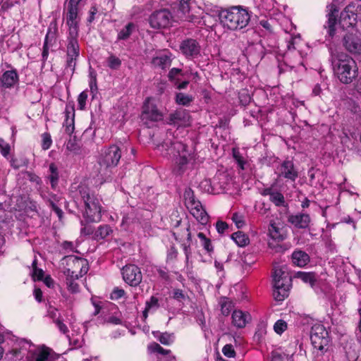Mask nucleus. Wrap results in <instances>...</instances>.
<instances>
[{
    "mask_svg": "<svg viewBox=\"0 0 361 361\" xmlns=\"http://www.w3.org/2000/svg\"><path fill=\"white\" fill-rule=\"evenodd\" d=\"M72 197L75 204H83L82 216L87 223H98L102 220V207L100 200L91 191L90 188L83 184L71 190Z\"/></svg>",
    "mask_w": 361,
    "mask_h": 361,
    "instance_id": "obj_1",
    "label": "nucleus"
},
{
    "mask_svg": "<svg viewBox=\"0 0 361 361\" xmlns=\"http://www.w3.org/2000/svg\"><path fill=\"white\" fill-rule=\"evenodd\" d=\"M219 17L223 26L231 30L243 29L250 21L248 12L240 6L221 10Z\"/></svg>",
    "mask_w": 361,
    "mask_h": 361,
    "instance_id": "obj_2",
    "label": "nucleus"
},
{
    "mask_svg": "<svg viewBox=\"0 0 361 361\" xmlns=\"http://www.w3.org/2000/svg\"><path fill=\"white\" fill-rule=\"evenodd\" d=\"M173 150V166L172 172L176 176H182L188 169L190 163L195 162V154L192 149L182 142L172 144Z\"/></svg>",
    "mask_w": 361,
    "mask_h": 361,
    "instance_id": "obj_3",
    "label": "nucleus"
},
{
    "mask_svg": "<svg viewBox=\"0 0 361 361\" xmlns=\"http://www.w3.org/2000/svg\"><path fill=\"white\" fill-rule=\"evenodd\" d=\"M334 73L338 80L343 84H350L358 74L355 61L348 55L341 56L334 63Z\"/></svg>",
    "mask_w": 361,
    "mask_h": 361,
    "instance_id": "obj_4",
    "label": "nucleus"
},
{
    "mask_svg": "<svg viewBox=\"0 0 361 361\" xmlns=\"http://www.w3.org/2000/svg\"><path fill=\"white\" fill-rule=\"evenodd\" d=\"M64 259L66 264V273L67 276L78 279L87 273L89 266L87 259L75 255L66 256Z\"/></svg>",
    "mask_w": 361,
    "mask_h": 361,
    "instance_id": "obj_5",
    "label": "nucleus"
},
{
    "mask_svg": "<svg viewBox=\"0 0 361 361\" xmlns=\"http://www.w3.org/2000/svg\"><path fill=\"white\" fill-rule=\"evenodd\" d=\"M273 297L278 302L283 301L289 294L291 286V276L286 275L281 271H276L274 275Z\"/></svg>",
    "mask_w": 361,
    "mask_h": 361,
    "instance_id": "obj_6",
    "label": "nucleus"
},
{
    "mask_svg": "<svg viewBox=\"0 0 361 361\" xmlns=\"http://www.w3.org/2000/svg\"><path fill=\"white\" fill-rule=\"evenodd\" d=\"M121 158V150L116 145H111L101 154L98 163L100 166L99 173H106L111 168L116 167Z\"/></svg>",
    "mask_w": 361,
    "mask_h": 361,
    "instance_id": "obj_7",
    "label": "nucleus"
},
{
    "mask_svg": "<svg viewBox=\"0 0 361 361\" xmlns=\"http://www.w3.org/2000/svg\"><path fill=\"white\" fill-rule=\"evenodd\" d=\"M310 340L314 348L317 349L321 355H324L330 342L329 333L324 325L316 324L312 327Z\"/></svg>",
    "mask_w": 361,
    "mask_h": 361,
    "instance_id": "obj_8",
    "label": "nucleus"
},
{
    "mask_svg": "<svg viewBox=\"0 0 361 361\" xmlns=\"http://www.w3.org/2000/svg\"><path fill=\"white\" fill-rule=\"evenodd\" d=\"M343 32L341 42L345 50L353 55H361V33L358 29Z\"/></svg>",
    "mask_w": 361,
    "mask_h": 361,
    "instance_id": "obj_9",
    "label": "nucleus"
},
{
    "mask_svg": "<svg viewBox=\"0 0 361 361\" xmlns=\"http://www.w3.org/2000/svg\"><path fill=\"white\" fill-rule=\"evenodd\" d=\"M357 11L353 3L347 5L341 12L338 25L343 31L357 30Z\"/></svg>",
    "mask_w": 361,
    "mask_h": 361,
    "instance_id": "obj_10",
    "label": "nucleus"
},
{
    "mask_svg": "<svg viewBox=\"0 0 361 361\" xmlns=\"http://www.w3.org/2000/svg\"><path fill=\"white\" fill-rule=\"evenodd\" d=\"M141 119L147 123L149 122H159L164 119V114L160 111L157 104L152 102V98L147 97L145 100L142 106Z\"/></svg>",
    "mask_w": 361,
    "mask_h": 361,
    "instance_id": "obj_11",
    "label": "nucleus"
},
{
    "mask_svg": "<svg viewBox=\"0 0 361 361\" xmlns=\"http://www.w3.org/2000/svg\"><path fill=\"white\" fill-rule=\"evenodd\" d=\"M124 281L133 287L140 285L142 280L140 269L135 264H127L121 270Z\"/></svg>",
    "mask_w": 361,
    "mask_h": 361,
    "instance_id": "obj_12",
    "label": "nucleus"
},
{
    "mask_svg": "<svg viewBox=\"0 0 361 361\" xmlns=\"http://www.w3.org/2000/svg\"><path fill=\"white\" fill-rule=\"evenodd\" d=\"M172 16L167 9L154 11L149 17V24L153 28H165L171 24Z\"/></svg>",
    "mask_w": 361,
    "mask_h": 361,
    "instance_id": "obj_13",
    "label": "nucleus"
},
{
    "mask_svg": "<svg viewBox=\"0 0 361 361\" xmlns=\"http://www.w3.org/2000/svg\"><path fill=\"white\" fill-rule=\"evenodd\" d=\"M191 0H180L178 5V17L183 20L190 22L192 23H200V17L194 12L191 6Z\"/></svg>",
    "mask_w": 361,
    "mask_h": 361,
    "instance_id": "obj_14",
    "label": "nucleus"
},
{
    "mask_svg": "<svg viewBox=\"0 0 361 361\" xmlns=\"http://www.w3.org/2000/svg\"><path fill=\"white\" fill-rule=\"evenodd\" d=\"M82 0H68L66 8V25L67 26L79 27L80 18L79 16L80 4Z\"/></svg>",
    "mask_w": 361,
    "mask_h": 361,
    "instance_id": "obj_15",
    "label": "nucleus"
},
{
    "mask_svg": "<svg viewBox=\"0 0 361 361\" xmlns=\"http://www.w3.org/2000/svg\"><path fill=\"white\" fill-rule=\"evenodd\" d=\"M179 49L186 59H192L200 54L201 47L196 39L187 38L181 42Z\"/></svg>",
    "mask_w": 361,
    "mask_h": 361,
    "instance_id": "obj_16",
    "label": "nucleus"
},
{
    "mask_svg": "<svg viewBox=\"0 0 361 361\" xmlns=\"http://www.w3.org/2000/svg\"><path fill=\"white\" fill-rule=\"evenodd\" d=\"M190 118L187 110L179 109L169 115L167 123L178 128L186 127L190 125Z\"/></svg>",
    "mask_w": 361,
    "mask_h": 361,
    "instance_id": "obj_17",
    "label": "nucleus"
},
{
    "mask_svg": "<svg viewBox=\"0 0 361 361\" xmlns=\"http://www.w3.org/2000/svg\"><path fill=\"white\" fill-rule=\"evenodd\" d=\"M66 54L80 56V45L78 42L79 27L68 26Z\"/></svg>",
    "mask_w": 361,
    "mask_h": 361,
    "instance_id": "obj_18",
    "label": "nucleus"
},
{
    "mask_svg": "<svg viewBox=\"0 0 361 361\" xmlns=\"http://www.w3.org/2000/svg\"><path fill=\"white\" fill-rule=\"evenodd\" d=\"M278 178H283L288 181L295 182L298 177V171L292 160H284L277 168Z\"/></svg>",
    "mask_w": 361,
    "mask_h": 361,
    "instance_id": "obj_19",
    "label": "nucleus"
},
{
    "mask_svg": "<svg viewBox=\"0 0 361 361\" xmlns=\"http://www.w3.org/2000/svg\"><path fill=\"white\" fill-rule=\"evenodd\" d=\"M295 39L296 37H291L290 39L287 41V50L283 54L284 63L290 68L295 67L296 63L300 61V53L295 46Z\"/></svg>",
    "mask_w": 361,
    "mask_h": 361,
    "instance_id": "obj_20",
    "label": "nucleus"
},
{
    "mask_svg": "<svg viewBox=\"0 0 361 361\" xmlns=\"http://www.w3.org/2000/svg\"><path fill=\"white\" fill-rule=\"evenodd\" d=\"M338 8L336 6H332L326 14L327 20L324 25V28L326 30V39H332L336 35V25L338 23Z\"/></svg>",
    "mask_w": 361,
    "mask_h": 361,
    "instance_id": "obj_21",
    "label": "nucleus"
},
{
    "mask_svg": "<svg viewBox=\"0 0 361 361\" xmlns=\"http://www.w3.org/2000/svg\"><path fill=\"white\" fill-rule=\"evenodd\" d=\"M288 222L298 229L308 228L311 223V218L308 214L297 213L288 216Z\"/></svg>",
    "mask_w": 361,
    "mask_h": 361,
    "instance_id": "obj_22",
    "label": "nucleus"
},
{
    "mask_svg": "<svg viewBox=\"0 0 361 361\" xmlns=\"http://www.w3.org/2000/svg\"><path fill=\"white\" fill-rule=\"evenodd\" d=\"M187 208L190 209L192 215L201 224L206 225L207 224L209 221V215L199 200L196 201L195 204H190V205Z\"/></svg>",
    "mask_w": 361,
    "mask_h": 361,
    "instance_id": "obj_23",
    "label": "nucleus"
},
{
    "mask_svg": "<svg viewBox=\"0 0 361 361\" xmlns=\"http://www.w3.org/2000/svg\"><path fill=\"white\" fill-rule=\"evenodd\" d=\"M19 80V76L16 69L5 71L0 77L1 87L3 88H11Z\"/></svg>",
    "mask_w": 361,
    "mask_h": 361,
    "instance_id": "obj_24",
    "label": "nucleus"
},
{
    "mask_svg": "<svg viewBox=\"0 0 361 361\" xmlns=\"http://www.w3.org/2000/svg\"><path fill=\"white\" fill-rule=\"evenodd\" d=\"M269 236L274 240L281 242L287 237L286 230L283 226H280L274 221H271L269 226Z\"/></svg>",
    "mask_w": 361,
    "mask_h": 361,
    "instance_id": "obj_25",
    "label": "nucleus"
},
{
    "mask_svg": "<svg viewBox=\"0 0 361 361\" xmlns=\"http://www.w3.org/2000/svg\"><path fill=\"white\" fill-rule=\"evenodd\" d=\"M291 260L294 265L305 267L310 262V257L305 251L297 249L293 252Z\"/></svg>",
    "mask_w": 361,
    "mask_h": 361,
    "instance_id": "obj_26",
    "label": "nucleus"
},
{
    "mask_svg": "<svg viewBox=\"0 0 361 361\" xmlns=\"http://www.w3.org/2000/svg\"><path fill=\"white\" fill-rule=\"evenodd\" d=\"M264 52L265 54L276 53L279 51V44L274 35H270L262 40H260Z\"/></svg>",
    "mask_w": 361,
    "mask_h": 361,
    "instance_id": "obj_27",
    "label": "nucleus"
},
{
    "mask_svg": "<svg viewBox=\"0 0 361 361\" xmlns=\"http://www.w3.org/2000/svg\"><path fill=\"white\" fill-rule=\"evenodd\" d=\"M250 314L241 310H234L232 313V324L237 328L242 329L246 326L250 319Z\"/></svg>",
    "mask_w": 361,
    "mask_h": 361,
    "instance_id": "obj_28",
    "label": "nucleus"
},
{
    "mask_svg": "<svg viewBox=\"0 0 361 361\" xmlns=\"http://www.w3.org/2000/svg\"><path fill=\"white\" fill-rule=\"evenodd\" d=\"M294 279H300L305 283H308L310 286L313 288L315 286V283L317 281V275L315 272H305V271H297L295 272L293 275Z\"/></svg>",
    "mask_w": 361,
    "mask_h": 361,
    "instance_id": "obj_29",
    "label": "nucleus"
},
{
    "mask_svg": "<svg viewBox=\"0 0 361 361\" xmlns=\"http://www.w3.org/2000/svg\"><path fill=\"white\" fill-rule=\"evenodd\" d=\"M113 233L111 227L108 224H102L97 227L95 230L92 238L99 242L102 240H106Z\"/></svg>",
    "mask_w": 361,
    "mask_h": 361,
    "instance_id": "obj_30",
    "label": "nucleus"
},
{
    "mask_svg": "<svg viewBox=\"0 0 361 361\" xmlns=\"http://www.w3.org/2000/svg\"><path fill=\"white\" fill-rule=\"evenodd\" d=\"M152 63L155 67H159L164 70L171 66V59L169 56L166 54H162L158 56L153 57L152 59Z\"/></svg>",
    "mask_w": 361,
    "mask_h": 361,
    "instance_id": "obj_31",
    "label": "nucleus"
},
{
    "mask_svg": "<svg viewBox=\"0 0 361 361\" xmlns=\"http://www.w3.org/2000/svg\"><path fill=\"white\" fill-rule=\"evenodd\" d=\"M267 324L264 322H259L256 329V331L254 334L253 339L255 342L260 343L265 338L267 334Z\"/></svg>",
    "mask_w": 361,
    "mask_h": 361,
    "instance_id": "obj_32",
    "label": "nucleus"
},
{
    "mask_svg": "<svg viewBox=\"0 0 361 361\" xmlns=\"http://www.w3.org/2000/svg\"><path fill=\"white\" fill-rule=\"evenodd\" d=\"M231 238L239 247H245L250 243V238L247 234L241 231L233 233Z\"/></svg>",
    "mask_w": 361,
    "mask_h": 361,
    "instance_id": "obj_33",
    "label": "nucleus"
},
{
    "mask_svg": "<svg viewBox=\"0 0 361 361\" xmlns=\"http://www.w3.org/2000/svg\"><path fill=\"white\" fill-rule=\"evenodd\" d=\"M49 170L50 174L48 178L50 181L51 188L54 190L58 185L59 178L58 167L54 163H51L49 166Z\"/></svg>",
    "mask_w": 361,
    "mask_h": 361,
    "instance_id": "obj_34",
    "label": "nucleus"
},
{
    "mask_svg": "<svg viewBox=\"0 0 361 361\" xmlns=\"http://www.w3.org/2000/svg\"><path fill=\"white\" fill-rule=\"evenodd\" d=\"M79 59V56L75 55H66V62H65V71H71V75H73L75 73L77 61Z\"/></svg>",
    "mask_w": 361,
    "mask_h": 361,
    "instance_id": "obj_35",
    "label": "nucleus"
},
{
    "mask_svg": "<svg viewBox=\"0 0 361 361\" xmlns=\"http://www.w3.org/2000/svg\"><path fill=\"white\" fill-rule=\"evenodd\" d=\"M193 99L194 98L192 95L186 94L183 92H178L176 94L175 102L178 105L188 106L193 101Z\"/></svg>",
    "mask_w": 361,
    "mask_h": 361,
    "instance_id": "obj_36",
    "label": "nucleus"
},
{
    "mask_svg": "<svg viewBox=\"0 0 361 361\" xmlns=\"http://www.w3.org/2000/svg\"><path fill=\"white\" fill-rule=\"evenodd\" d=\"M135 28L133 23H128L118 34V40H126L130 37Z\"/></svg>",
    "mask_w": 361,
    "mask_h": 361,
    "instance_id": "obj_37",
    "label": "nucleus"
},
{
    "mask_svg": "<svg viewBox=\"0 0 361 361\" xmlns=\"http://www.w3.org/2000/svg\"><path fill=\"white\" fill-rule=\"evenodd\" d=\"M269 200L276 207L287 206L283 195L279 191H274Z\"/></svg>",
    "mask_w": 361,
    "mask_h": 361,
    "instance_id": "obj_38",
    "label": "nucleus"
},
{
    "mask_svg": "<svg viewBox=\"0 0 361 361\" xmlns=\"http://www.w3.org/2000/svg\"><path fill=\"white\" fill-rule=\"evenodd\" d=\"M51 351L52 350L50 348L47 347L46 345H42L36 354L35 361H47Z\"/></svg>",
    "mask_w": 361,
    "mask_h": 361,
    "instance_id": "obj_39",
    "label": "nucleus"
},
{
    "mask_svg": "<svg viewBox=\"0 0 361 361\" xmlns=\"http://www.w3.org/2000/svg\"><path fill=\"white\" fill-rule=\"evenodd\" d=\"M197 237L200 240L202 246L207 252L210 253L214 251V247L212 246L211 240L207 238L203 233H198Z\"/></svg>",
    "mask_w": 361,
    "mask_h": 361,
    "instance_id": "obj_40",
    "label": "nucleus"
},
{
    "mask_svg": "<svg viewBox=\"0 0 361 361\" xmlns=\"http://www.w3.org/2000/svg\"><path fill=\"white\" fill-rule=\"evenodd\" d=\"M221 313L224 316H228L233 307V303L227 298H223L220 300Z\"/></svg>",
    "mask_w": 361,
    "mask_h": 361,
    "instance_id": "obj_41",
    "label": "nucleus"
},
{
    "mask_svg": "<svg viewBox=\"0 0 361 361\" xmlns=\"http://www.w3.org/2000/svg\"><path fill=\"white\" fill-rule=\"evenodd\" d=\"M186 232H187V242H188V243H183L182 245V247H183V252H184V253L185 255L186 259L188 260L189 256L191 254L190 243L192 241V235H191V232H190V226H187Z\"/></svg>",
    "mask_w": 361,
    "mask_h": 361,
    "instance_id": "obj_42",
    "label": "nucleus"
},
{
    "mask_svg": "<svg viewBox=\"0 0 361 361\" xmlns=\"http://www.w3.org/2000/svg\"><path fill=\"white\" fill-rule=\"evenodd\" d=\"M67 150L73 152L75 154H78L80 152V147L78 145L76 137L74 136L73 138H71L67 144H66Z\"/></svg>",
    "mask_w": 361,
    "mask_h": 361,
    "instance_id": "obj_43",
    "label": "nucleus"
},
{
    "mask_svg": "<svg viewBox=\"0 0 361 361\" xmlns=\"http://www.w3.org/2000/svg\"><path fill=\"white\" fill-rule=\"evenodd\" d=\"M108 67L112 70H118L121 66V60L114 54L107 58Z\"/></svg>",
    "mask_w": 361,
    "mask_h": 361,
    "instance_id": "obj_44",
    "label": "nucleus"
},
{
    "mask_svg": "<svg viewBox=\"0 0 361 361\" xmlns=\"http://www.w3.org/2000/svg\"><path fill=\"white\" fill-rule=\"evenodd\" d=\"M183 196L185 204L187 207H189L190 204H195V202L198 200L195 198L193 190L190 188L185 190Z\"/></svg>",
    "mask_w": 361,
    "mask_h": 361,
    "instance_id": "obj_45",
    "label": "nucleus"
},
{
    "mask_svg": "<svg viewBox=\"0 0 361 361\" xmlns=\"http://www.w3.org/2000/svg\"><path fill=\"white\" fill-rule=\"evenodd\" d=\"M173 334H169L167 332L161 334L160 336L158 337L159 341L165 345H171L173 342Z\"/></svg>",
    "mask_w": 361,
    "mask_h": 361,
    "instance_id": "obj_46",
    "label": "nucleus"
},
{
    "mask_svg": "<svg viewBox=\"0 0 361 361\" xmlns=\"http://www.w3.org/2000/svg\"><path fill=\"white\" fill-rule=\"evenodd\" d=\"M179 75H182V69L172 68L168 73V78L173 85H176L177 80H178L177 76Z\"/></svg>",
    "mask_w": 361,
    "mask_h": 361,
    "instance_id": "obj_47",
    "label": "nucleus"
},
{
    "mask_svg": "<svg viewBox=\"0 0 361 361\" xmlns=\"http://www.w3.org/2000/svg\"><path fill=\"white\" fill-rule=\"evenodd\" d=\"M58 30V28L56 27V25H54V30H51V27H49L47 33L45 36L44 44H46L47 46H49L50 44H51L52 39H55L56 38V33Z\"/></svg>",
    "mask_w": 361,
    "mask_h": 361,
    "instance_id": "obj_48",
    "label": "nucleus"
},
{
    "mask_svg": "<svg viewBox=\"0 0 361 361\" xmlns=\"http://www.w3.org/2000/svg\"><path fill=\"white\" fill-rule=\"evenodd\" d=\"M149 348L152 353H157L163 355H167L171 352L170 350L164 349L159 343L155 342L151 344Z\"/></svg>",
    "mask_w": 361,
    "mask_h": 361,
    "instance_id": "obj_49",
    "label": "nucleus"
},
{
    "mask_svg": "<svg viewBox=\"0 0 361 361\" xmlns=\"http://www.w3.org/2000/svg\"><path fill=\"white\" fill-rule=\"evenodd\" d=\"M75 280L76 279L70 278L68 276L66 279L68 289L72 293H78L80 290L79 284L77 282H75Z\"/></svg>",
    "mask_w": 361,
    "mask_h": 361,
    "instance_id": "obj_50",
    "label": "nucleus"
},
{
    "mask_svg": "<svg viewBox=\"0 0 361 361\" xmlns=\"http://www.w3.org/2000/svg\"><path fill=\"white\" fill-rule=\"evenodd\" d=\"M287 329V323L283 319H279L274 325V330L277 334L281 335Z\"/></svg>",
    "mask_w": 361,
    "mask_h": 361,
    "instance_id": "obj_51",
    "label": "nucleus"
},
{
    "mask_svg": "<svg viewBox=\"0 0 361 361\" xmlns=\"http://www.w3.org/2000/svg\"><path fill=\"white\" fill-rule=\"evenodd\" d=\"M52 144L51 135L49 133H44L42 135V148L44 150L49 149Z\"/></svg>",
    "mask_w": 361,
    "mask_h": 361,
    "instance_id": "obj_52",
    "label": "nucleus"
},
{
    "mask_svg": "<svg viewBox=\"0 0 361 361\" xmlns=\"http://www.w3.org/2000/svg\"><path fill=\"white\" fill-rule=\"evenodd\" d=\"M10 164L12 168L18 169L22 166H26L27 164V160L25 159L12 157L10 160Z\"/></svg>",
    "mask_w": 361,
    "mask_h": 361,
    "instance_id": "obj_53",
    "label": "nucleus"
},
{
    "mask_svg": "<svg viewBox=\"0 0 361 361\" xmlns=\"http://www.w3.org/2000/svg\"><path fill=\"white\" fill-rule=\"evenodd\" d=\"M66 119L63 123V126H73L74 125V118H75V112L74 109L72 108L71 110L68 109H66Z\"/></svg>",
    "mask_w": 361,
    "mask_h": 361,
    "instance_id": "obj_54",
    "label": "nucleus"
},
{
    "mask_svg": "<svg viewBox=\"0 0 361 361\" xmlns=\"http://www.w3.org/2000/svg\"><path fill=\"white\" fill-rule=\"evenodd\" d=\"M178 252L174 245H172L167 251L166 262H173L177 259Z\"/></svg>",
    "mask_w": 361,
    "mask_h": 361,
    "instance_id": "obj_55",
    "label": "nucleus"
},
{
    "mask_svg": "<svg viewBox=\"0 0 361 361\" xmlns=\"http://www.w3.org/2000/svg\"><path fill=\"white\" fill-rule=\"evenodd\" d=\"M11 152V146L4 139L0 138V152L4 157H7Z\"/></svg>",
    "mask_w": 361,
    "mask_h": 361,
    "instance_id": "obj_56",
    "label": "nucleus"
},
{
    "mask_svg": "<svg viewBox=\"0 0 361 361\" xmlns=\"http://www.w3.org/2000/svg\"><path fill=\"white\" fill-rule=\"evenodd\" d=\"M233 157L236 163L238 164V166L240 168V169L244 170L246 162L244 160L243 156L240 154V153L238 151L233 149Z\"/></svg>",
    "mask_w": 361,
    "mask_h": 361,
    "instance_id": "obj_57",
    "label": "nucleus"
},
{
    "mask_svg": "<svg viewBox=\"0 0 361 361\" xmlns=\"http://www.w3.org/2000/svg\"><path fill=\"white\" fill-rule=\"evenodd\" d=\"M25 174L27 176V179L33 183H35L36 185L40 186L42 183V179L39 176L31 171H25Z\"/></svg>",
    "mask_w": 361,
    "mask_h": 361,
    "instance_id": "obj_58",
    "label": "nucleus"
},
{
    "mask_svg": "<svg viewBox=\"0 0 361 361\" xmlns=\"http://www.w3.org/2000/svg\"><path fill=\"white\" fill-rule=\"evenodd\" d=\"M223 354L227 357H235L236 353L232 344H226L222 348Z\"/></svg>",
    "mask_w": 361,
    "mask_h": 361,
    "instance_id": "obj_59",
    "label": "nucleus"
},
{
    "mask_svg": "<svg viewBox=\"0 0 361 361\" xmlns=\"http://www.w3.org/2000/svg\"><path fill=\"white\" fill-rule=\"evenodd\" d=\"M87 99V92L82 91L78 97V108L80 110H83L85 108L86 101Z\"/></svg>",
    "mask_w": 361,
    "mask_h": 361,
    "instance_id": "obj_60",
    "label": "nucleus"
},
{
    "mask_svg": "<svg viewBox=\"0 0 361 361\" xmlns=\"http://www.w3.org/2000/svg\"><path fill=\"white\" fill-rule=\"evenodd\" d=\"M88 224L89 223H87L86 221L85 223H84L83 221H81V225L83 226V227L81 228V233L85 235H94L95 231L94 230V228L92 226L88 225Z\"/></svg>",
    "mask_w": 361,
    "mask_h": 361,
    "instance_id": "obj_61",
    "label": "nucleus"
},
{
    "mask_svg": "<svg viewBox=\"0 0 361 361\" xmlns=\"http://www.w3.org/2000/svg\"><path fill=\"white\" fill-rule=\"evenodd\" d=\"M44 277V272L42 269L35 268V270H32V278L34 281H42Z\"/></svg>",
    "mask_w": 361,
    "mask_h": 361,
    "instance_id": "obj_62",
    "label": "nucleus"
},
{
    "mask_svg": "<svg viewBox=\"0 0 361 361\" xmlns=\"http://www.w3.org/2000/svg\"><path fill=\"white\" fill-rule=\"evenodd\" d=\"M126 292L123 289L119 288L118 287L114 288L112 290L110 298L111 300H118L124 296Z\"/></svg>",
    "mask_w": 361,
    "mask_h": 361,
    "instance_id": "obj_63",
    "label": "nucleus"
},
{
    "mask_svg": "<svg viewBox=\"0 0 361 361\" xmlns=\"http://www.w3.org/2000/svg\"><path fill=\"white\" fill-rule=\"evenodd\" d=\"M173 298L178 302H183L186 296L181 289L176 288L173 291Z\"/></svg>",
    "mask_w": 361,
    "mask_h": 361,
    "instance_id": "obj_64",
    "label": "nucleus"
}]
</instances>
